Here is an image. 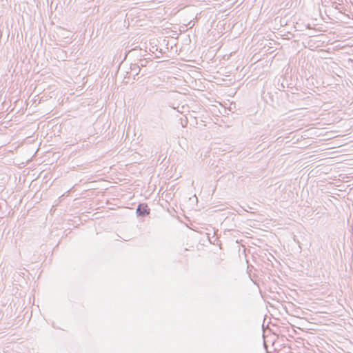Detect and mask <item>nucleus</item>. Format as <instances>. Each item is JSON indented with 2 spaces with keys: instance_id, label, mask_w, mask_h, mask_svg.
Here are the masks:
<instances>
[{
  "instance_id": "2",
  "label": "nucleus",
  "mask_w": 353,
  "mask_h": 353,
  "mask_svg": "<svg viewBox=\"0 0 353 353\" xmlns=\"http://www.w3.org/2000/svg\"><path fill=\"white\" fill-rule=\"evenodd\" d=\"M129 130H130V128H128L127 130V135H128V134H129Z\"/></svg>"
},
{
  "instance_id": "1",
  "label": "nucleus",
  "mask_w": 353,
  "mask_h": 353,
  "mask_svg": "<svg viewBox=\"0 0 353 353\" xmlns=\"http://www.w3.org/2000/svg\"><path fill=\"white\" fill-rule=\"evenodd\" d=\"M138 216H145L150 214V208L147 204H140L137 209Z\"/></svg>"
},
{
  "instance_id": "3",
  "label": "nucleus",
  "mask_w": 353,
  "mask_h": 353,
  "mask_svg": "<svg viewBox=\"0 0 353 353\" xmlns=\"http://www.w3.org/2000/svg\"><path fill=\"white\" fill-rule=\"evenodd\" d=\"M121 238H122V239H123L124 241H128V239H126L123 238V237H121Z\"/></svg>"
}]
</instances>
